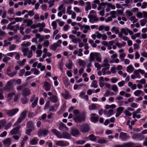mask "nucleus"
<instances>
[{"instance_id": "obj_27", "label": "nucleus", "mask_w": 147, "mask_h": 147, "mask_svg": "<svg viewBox=\"0 0 147 147\" xmlns=\"http://www.w3.org/2000/svg\"><path fill=\"white\" fill-rule=\"evenodd\" d=\"M59 129L61 130L66 131L68 130L67 127L63 123H61L59 125Z\"/></svg>"}, {"instance_id": "obj_49", "label": "nucleus", "mask_w": 147, "mask_h": 147, "mask_svg": "<svg viewBox=\"0 0 147 147\" xmlns=\"http://www.w3.org/2000/svg\"><path fill=\"white\" fill-rule=\"evenodd\" d=\"M126 54L125 53H121L119 55V58L122 61H123L124 58L126 56Z\"/></svg>"}, {"instance_id": "obj_19", "label": "nucleus", "mask_w": 147, "mask_h": 147, "mask_svg": "<svg viewBox=\"0 0 147 147\" xmlns=\"http://www.w3.org/2000/svg\"><path fill=\"white\" fill-rule=\"evenodd\" d=\"M3 142L4 146H9L11 143V140L9 138H6L3 141Z\"/></svg>"}, {"instance_id": "obj_3", "label": "nucleus", "mask_w": 147, "mask_h": 147, "mask_svg": "<svg viewBox=\"0 0 147 147\" xmlns=\"http://www.w3.org/2000/svg\"><path fill=\"white\" fill-rule=\"evenodd\" d=\"M27 112V111L24 110L21 113L17 121L15 123V125H17L18 124L20 123L25 119L26 117Z\"/></svg>"}, {"instance_id": "obj_42", "label": "nucleus", "mask_w": 147, "mask_h": 147, "mask_svg": "<svg viewBox=\"0 0 147 147\" xmlns=\"http://www.w3.org/2000/svg\"><path fill=\"white\" fill-rule=\"evenodd\" d=\"M17 73V71H14L11 72H10L9 73H7V75L9 77H12L15 76Z\"/></svg>"}, {"instance_id": "obj_64", "label": "nucleus", "mask_w": 147, "mask_h": 147, "mask_svg": "<svg viewBox=\"0 0 147 147\" xmlns=\"http://www.w3.org/2000/svg\"><path fill=\"white\" fill-rule=\"evenodd\" d=\"M147 22V20L145 19H143L140 20V24L142 26H143L145 25Z\"/></svg>"}, {"instance_id": "obj_41", "label": "nucleus", "mask_w": 147, "mask_h": 147, "mask_svg": "<svg viewBox=\"0 0 147 147\" xmlns=\"http://www.w3.org/2000/svg\"><path fill=\"white\" fill-rule=\"evenodd\" d=\"M58 46V44L57 43H55L52 45L50 49L53 51H55L57 47Z\"/></svg>"}, {"instance_id": "obj_13", "label": "nucleus", "mask_w": 147, "mask_h": 147, "mask_svg": "<svg viewBox=\"0 0 147 147\" xmlns=\"http://www.w3.org/2000/svg\"><path fill=\"white\" fill-rule=\"evenodd\" d=\"M99 118V116L96 115L95 114L92 113L91 115L90 120L94 123H96L98 120Z\"/></svg>"}, {"instance_id": "obj_46", "label": "nucleus", "mask_w": 147, "mask_h": 147, "mask_svg": "<svg viewBox=\"0 0 147 147\" xmlns=\"http://www.w3.org/2000/svg\"><path fill=\"white\" fill-rule=\"evenodd\" d=\"M31 70L34 71V74L35 75H38L40 73V71L36 68L32 69Z\"/></svg>"}, {"instance_id": "obj_33", "label": "nucleus", "mask_w": 147, "mask_h": 147, "mask_svg": "<svg viewBox=\"0 0 147 147\" xmlns=\"http://www.w3.org/2000/svg\"><path fill=\"white\" fill-rule=\"evenodd\" d=\"M86 5L85 7V10L86 11L90 10L91 8L90 3V2L88 1L86 2Z\"/></svg>"}, {"instance_id": "obj_21", "label": "nucleus", "mask_w": 147, "mask_h": 147, "mask_svg": "<svg viewBox=\"0 0 147 147\" xmlns=\"http://www.w3.org/2000/svg\"><path fill=\"white\" fill-rule=\"evenodd\" d=\"M20 127V126H17L11 130L10 132V134L11 135H13L17 134Z\"/></svg>"}, {"instance_id": "obj_10", "label": "nucleus", "mask_w": 147, "mask_h": 147, "mask_svg": "<svg viewBox=\"0 0 147 147\" xmlns=\"http://www.w3.org/2000/svg\"><path fill=\"white\" fill-rule=\"evenodd\" d=\"M119 138L122 140L125 141L129 138V137L127 133L121 132L120 133Z\"/></svg>"}, {"instance_id": "obj_32", "label": "nucleus", "mask_w": 147, "mask_h": 147, "mask_svg": "<svg viewBox=\"0 0 147 147\" xmlns=\"http://www.w3.org/2000/svg\"><path fill=\"white\" fill-rule=\"evenodd\" d=\"M134 68L131 65H130L127 67V71L129 73H132Z\"/></svg>"}, {"instance_id": "obj_59", "label": "nucleus", "mask_w": 147, "mask_h": 147, "mask_svg": "<svg viewBox=\"0 0 147 147\" xmlns=\"http://www.w3.org/2000/svg\"><path fill=\"white\" fill-rule=\"evenodd\" d=\"M51 25L53 26V30H55L57 28V24L56 21H54L52 22L51 24Z\"/></svg>"}, {"instance_id": "obj_30", "label": "nucleus", "mask_w": 147, "mask_h": 147, "mask_svg": "<svg viewBox=\"0 0 147 147\" xmlns=\"http://www.w3.org/2000/svg\"><path fill=\"white\" fill-rule=\"evenodd\" d=\"M38 141V139L37 137H34L30 141V144L32 145L36 144Z\"/></svg>"}, {"instance_id": "obj_8", "label": "nucleus", "mask_w": 147, "mask_h": 147, "mask_svg": "<svg viewBox=\"0 0 147 147\" xmlns=\"http://www.w3.org/2000/svg\"><path fill=\"white\" fill-rule=\"evenodd\" d=\"M97 53L94 54L93 53H91L90 54L89 61L90 63L87 65L88 68H89L92 66V62L94 61V57L96 55Z\"/></svg>"}, {"instance_id": "obj_51", "label": "nucleus", "mask_w": 147, "mask_h": 147, "mask_svg": "<svg viewBox=\"0 0 147 147\" xmlns=\"http://www.w3.org/2000/svg\"><path fill=\"white\" fill-rule=\"evenodd\" d=\"M110 14L111 15V17L113 18H116V15L117 14V12L115 11H112L110 12Z\"/></svg>"}, {"instance_id": "obj_25", "label": "nucleus", "mask_w": 147, "mask_h": 147, "mask_svg": "<svg viewBox=\"0 0 147 147\" xmlns=\"http://www.w3.org/2000/svg\"><path fill=\"white\" fill-rule=\"evenodd\" d=\"M83 32L84 33H86L88 32V30H90V27L88 25H82V28L81 29H83Z\"/></svg>"}, {"instance_id": "obj_16", "label": "nucleus", "mask_w": 147, "mask_h": 147, "mask_svg": "<svg viewBox=\"0 0 147 147\" xmlns=\"http://www.w3.org/2000/svg\"><path fill=\"white\" fill-rule=\"evenodd\" d=\"M43 87L46 91H49L50 90L51 85L48 82L45 81L44 83Z\"/></svg>"}, {"instance_id": "obj_20", "label": "nucleus", "mask_w": 147, "mask_h": 147, "mask_svg": "<svg viewBox=\"0 0 147 147\" xmlns=\"http://www.w3.org/2000/svg\"><path fill=\"white\" fill-rule=\"evenodd\" d=\"M134 144L131 142H128L127 143H125L121 145H117L115 146V147H131L133 146Z\"/></svg>"}, {"instance_id": "obj_60", "label": "nucleus", "mask_w": 147, "mask_h": 147, "mask_svg": "<svg viewBox=\"0 0 147 147\" xmlns=\"http://www.w3.org/2000/svg\"><path fill=\"white\" fill-rule=\"evenodd\" d=\"M102 66V67H105V68H106V69H109L110 68V64L108 63L103 64Z\"/></svg>"}, {"instance_id": "obj_5", "label": "nucleus", "mask_w": 147, "mask_h": 147, "mask_svg": "<svg viewBox=\"0 0 147 147\" xmlns=\"http://www.w3.org/2000/svg\"><path fill=\"white\" fill-rule=\"evenodd\" d=\"M16 82V80L13 79L8 81L5 87V90H9L12 88L13 87V83Z\"/></svg>"}, {"instance_id": "obj_61", "label": "nucleus", "mask_w": 147, "mask_h": 147, "mask_svg": "<svg viewBox=\"0 0 147 147\" xmlns=\"http://www.w3.org/2000/svg\"><path fill=\"white\" fill-rule=\"evenodd\" d=\"M36 52L37 54V57H39L41 55L42 52L41 50H37L36 51Z\"/></svg>"}, {"instance_id": "obj_23", "label": "nucleus", "mask_w": 147, "mask_h": 147, "mask_svg": "<svg viewBox=\"0 0 147 147\" xmlns=\"http://www.w3.org/2000/svg\"><path fill=\"white\" fill-rule=\"evenodd\" d=\"M80 132L79 130L76 128H74L71 129V134L74 136H75L79 134Z\"/></svg>"}, {"instance_id": "obj_50", "label": "nucleus", "mask_w": 147, "mask_h": 147, "mask_svg": "<svg viewBox=\"0 0 147 147\" xmlns=\"http://www.w3.org/2000/svg\"><path fill=\"white\" fill-rule=\"evenodd\" d=\"M21 102L22 104H25L28 102V99L26 96L22 97L21 98Z\"/></svg>"}, {"instance_id": "obj_18", "label": "nucleus", "mask_w": 147, "mask_h": 147, "mask_svg": "<svg viewBox=\"0 0 147 147\" xmlns=\"http://www.w3.org/2000/svg\"><path fill=\"white\" fill-rule=\"evenodd\" d=\"M124 108L123 107H119L117 109V113L115 115L116 117H119L122 113L124 110Z\"/></svg>"}, {"instance_id": "obj_44", "label": "nucleus", "mask_w": 147, "mask_h": 147, "mask_svg": "<svg viewBox=\"0 0 147 147\" xmlns=\"http://www.w3.org/2000/svg\"><path fill=\"white\" fill-rule=\"evenodd\" d=\"M111 31L112 32H115V33L116 34L119 33V30L115 26H113L112 27L111 29Z\"/></svg>"}, {"instance_id": "obj_34", "label": "nucleus", "mask_w": 147, "mask_h": 147, "mask_svg": "<svg viewBox=\"0 0 147 147\" xmlns=\"http://www.w3.org/2000/svg\"><path fill=\"white\" fill-rule=\"evenodd\" d=\"M31 45V43L30 42H28L26 43L24 42L21 44L22 48H25Z\"/></svg>"}, {"instance_id": "obj_4", "label": "nucleus", "mask_w": 147, "mask_h": 147, "mask_svg": "<svg viewBox=\"0 0 147 147\" xmlns=\"http://www.w3.org/2000/svg\"><path fill=\"white\" fill-rule=\"evenodd\" d=\"M79 129L82 133H84L89 131L90 127L88 124L85 123L80 125Z\"/></svg>"}, {"instance_id": "obj_9", "label": "nucleus", "mask_w": 147, "mask_h": 147, "mask_svg": "<svg viewBox=\"0 0 147 147\" xmlns=\"http://www.w3.org/2000/svg\"><path fill=\"white\" fill-rule=\"evenodd\" d=\"M88 17L89 19V22L91 23H93L98 21V18L94 15H91L90 14H89Z\"/></svg>"}, {"instance_id": "obj_15", "label": "nucleus", "mask_w": 147, "mask_h": 147, "mask_svg": "<svg viewBox=\"0 0 147 147\" xmlns=\"http://www.w3.org/2000/svg\"><path fill=\"white\" fill-rule=\"evenodd\" d=\"M50 101L53 103L57 102L58 100L57 96L55 95H53L49 98Z\"/></svg>"}, {"instance_id": "obj_29", "label": "nucleus", "mask_w": 147, "mask_h": 147, "mask_svg": "<svg viewBox=\"0 0 147 147\" xmlns=\"http://www.w3.org/2000/svg\"><path fill=\"white\" fill-rule=\"evenodd\" d=\"M15 94L16 93L14 92H13L8 94L7 95V100L9 101L11 100L12 99L13 96L15 95Z\"/></svg>"}, {"instance_id": "obj_26", "label": "nucleus", "mask_w": 147, "mask_h": 147, "mask_svg": "<svg viewBox=\"0 0 147 147\" xmlns=\"http://www.w3.org/2000/svg\"><path fill=\"white\" fill-rule=\"evenodd\" d=\"M73 63L71 60H69L68 63H67L65 64V66L66 68L69 69H71L72 67Z\"/></svg>"}, {"instance_id": "obj_43", "label": "nucleus", "mask_w": 147, "mask_h": 147, "mask_svg": "<svg viewBox=\"0 0 147 147\" xmlns=\"http://www.w3.org/2000/svg\"><path fill=\"white\" fill-rule=\"evenodd\" d=\"M97 104H92L91 105L89 106V109L90 110H94L96 108Z\"/></svg>"}, {"instance_id": "obj_47", "label": "nucleus", "mask_w": 147, "mask_h": 147, "mask_svg": "<svg viewBox=\"0 0 147 147\" xmlns=\"http://www.w3.org/2000/svg\"><path fill=\"white\" fill-rule=\"evenodd\" d=\"M38 98V97H36V98L34 100L32 103V108H34L35 106L37 105Z\"/></svg>"}, {"instance_id": "obj_56", "label": "nucleus", "mask_w": 147, "mask_h": 147, "mask_svg": "<svg viewBox=\"0 0 147 147\" xmlns=\"http://www.w3.org/2000/svg\"><path fill=\"white\" fill-rule=\"evenodd\" d=\"M28 13L30 17H32L34 15V9H33L31 11H28Z\"/></svg>"}, {"instance_id": "obj_1", "label": "nucleus", "mask_w": 147, "mask_h": 147, "mask_svg": "<svg viewBox=\"0 0 147 147\" xmlns=\"http://www.w3.org/2000/svg\"><path fill=\"white\" fill-rule=\"evenodd\" d=\"M74 116L73 119L75 122L80 123L84 121L86 119V114L84 113L80 114V111L78 109H75L73 111Z\"/></svg>"}, {"instance_id": "obj_22", "label": "nucleus", "mask_w": 147, "mask_h": 147, "mask_svg": "<svg viewBox=\"0 0 147 147\" xmlns=\"http://www.w3.org/2000/svg\"><path fill=\"white\" fill-rule=\"evenodd\" d=\"M62 96L65 99H68L71 98V97L69 95V92L67 91H65L64 93L61 94Z\"/></svg>"}, {"instance_id": "obj_35", "label": "nucleus", "mask_w": 147, "mask_h": 147, "mask_svg": "<svg viewBox=\"0 0 147 147\" xmlns=\"http://www.w3.org/2000/svg\"><path fill=\"white\" fill-rule=\"evenodd\" d=\"M143 93L142 91L140 90H138L135 91L134 92V94L136 96H138L141 94H143Z\"/></svg>"}, {"instance_id": "obj_38", "label": "nucleus", "mask_w": 147, "mask_h": 147, "mask_svg": "<svg viewBox=\"0 0 147 147\" xmlns=\"http://www.w3.org/2000/svg\"><path fill=\"white\" fill-rule=\"evenodd\" d=\"M90 86L91 87H93L94 88H96L98 86L97 82L96 80H93L91 83L90 85Z\"/></svg>"}, {"instance_id": "obj_63", "label": "nucleus", "mask_w": 147, "mask_h": 147, "mask_svg": "<svg viewBox=\"0 0 147 147\" xmlns=\"http://www.w3.org/2000/svg\"><path fill=\"white\" fill-rule=\"evenodd\" d=\"M129 20L134 23H136L137 21V20L135 18L134 16H132L129 18Z\"/></svg>"}, {"instance_id": "obj_62", "label": "nucleus", "mask_w": 147, "mask_h": 147, "mask_svg": "<svg viewBox=\"0 0 147 147\" xmlns=\"http://www.w3.org/2000/svg\"><path fill=\"white\" fill-rule=\"evenodd\" d=\"M94 65L97 68V70H99L101 68L102 65L99 64L98 63H95Z\"/></svg>"}, {"instance_id": "obj_45", "label": "nucleus", "mask_w": 147, "mask_h": 147, "mask_svg": "<svg viewBox=\"0 0 147 147\" xmlns=\"http://www.w3.org/2000/svg\"><path fill=\"white\" fill-rule=\"evenodd\" d=\"M66 108V106L65 104L64 103L62 106L61 107L60 110H59V112L60 113H62L63 111H64L65 109Z\"/></svg>"}, {"instance_id": "obj_37", "label": "nucleus", "mask_w": 147, "mask_h": 147, "mask_svg": "<svg viewBox=\"0 0 147 147\" xmlns=\"http://www.w3.org/2000/svg\"><path fill=\"white\" fill-rule=\"evenodd\" d=\"M26 62V60L25 59H24L22 61H20L17 62V63L19 65L21 66H23L25 64V63Z\"/></svg>"}, {"instance_id": "obj_28", "label": "nucleus", "mask_w": 147, "mask_h": 147, "mask_svg": "<svg viewBox=\"0 0 147 147\" xmlns=\"http://www.w3.org/2000/svg\"><path fill=\"white\" fill-rule=\"evenodd\" d=\"M63 81L64 85L67 86H68L69 84V82L68 79L66 76L64 77L63 78Z\"/></svg>"}, {"instance_id": "obj_7", "label": "nucleus", "mask_w": 147, "mask_h": 147, "mask_svg": "<svg viewBox=\"0 0 147 147\" xmlns=\"http://www.w3.org/2000/svg\"><path fill=\"white\" fill-rule=\"evenodd\" d=\"M55 144L57 146L63 147L68 146L69 144V142L67 141L60 140L56 141Z\"/></svg>"}, {"instance_id": "obj_57", "label": "nucleus", "mask_w": 147, "mask_h": 147, "mask_svg": "<svg viewBox=\"0 0 147 147\" xmlns=\"http://www.w3.org/2000/svg\"><path fill=\"white\" fill-rule=\"evenodd\" d=\"M113 110L110 109H109L108 111V113L107 114V116L108 117H109L113 115Z\"/></svg>"}, {"instance_id": "obj_11", "label": "nucleus", "mask_w": 147, "mask_h": 147, "mask_svg": "<svg viewBox=\"0 0 147 147\" xmlns=\"http://www.w3.org/2000/svg\"><path fill=\"white\" fill-rule=\"evenodd\" d=\"M133 139L138 140H141L144 139L143 136L140 134H134L132 136Z\"/></svg>"}, {"instance_id": "obj_52", "label": "nucleus", "mask_w": 147, "mask_h": 147, "mask_svg": "<svg viewBox=\"0 0 147 147\" xmlns=\"http://www.w3.org/2000/svg\"><path fill=\"white\" fill-rule=\"evenodd\" d=\"M139 73V72L138 69L135 70L134 72V74L135 75V76L137 78H141V76Z\"/></svg>"}, {"instance_id": "obj_58", "label": "nucleus", "mask_w": 147, "mask_h": 147, "mask_svg": "<svg viewBox=\"0 0 147 147\" xmlns=\"http://www.w3.org/2000/svg\"><path fill=\"white\" fill-rule=\"evenodd\" d=\"M12 124L11 123H8L5 126L4 129L7 130L11 126Z\"/></svg>"}, {"instance_id": "obj_14", "label": "nucleus", "mask_w": 147, "mask_h": 147, "mask_svg": "<svg viewBox=\"0 0 147 147\" xmlns=\"http://www.w3.org/2000/svg\"><path fill=\"white\" fill-rule=\"evenodd\" d=\"M22 95L26 96L30 95L31 94V92L30 89L28 88H26L22 91Z\"/></svg>"}, {"instance_id": "obj_39", "label": "nucleus", "mask_w": 147, "mask_h": 147, "mask_svg": "<svg viewBox=\"0 0 147 147\" xmlns=\"http://www.w3.org/2000/svg\"><path fill=\"white\" fill-rule=\"evenodd\" d=\"M22 52H23V55L24 56H26L27 55L28 52L29 51L28 48H22Z\"/></svg>"}, {"instance_id": "obj_17", "label": "nucleus", "mask_w": 147, "mask_h": 147, "mask_svg": "<svg viewBox=\"0 0 147 147\" xmlns=\"http://www.w3.org/2000/svg\"><path fill=\"white\" fill-rule=\"evenodd\" d=\"M57 9L59 11H61L63 14H65V6L64 4L61 5Z\"/></svg>"}, {"instance_id": "obj_12", "label": "nucleus", "mask_w": 147, "mask_h": 147, "mask_svg": "<svg viewBox=\"0 0 147 147\" xmlns=\"http://www.w3.org/2000/svg\"><path fill=\"white\" fill-rule=\"evenodd\" d=\"M48 131L46 129H40L38 131V135L40 137L42 136H46L48 134Z\"/></svg>"}, {"instance_id": "obj_2", "label": "nucleus", "mask_w": 147, "mask_h": 147, "mask_svg": "<svg viewBox=\"0 0 147 147\" xmlns=\"http://www.w3.org/2000/svg\"><path fill=\"white\" fill-rule=\"evenodd\" d=\"M52 132L59 138L69 139L70 138L69 134L66 132H63L61 134L56 129H51Z\"/></svg>"}, {"instance_id": "obj_31", "label": "nucleus", "mask_w": 147, "mask_h": 147, "mask_svg": "<svg viewBox=\"0 0 147 147\" xmlns=\"http://www.w3.org/2000/svg\"><path fill=\"white\" fill-rule=\"evenodd\" d=\"M97 142L100 144H104L107 143V142L104 138H100L99 137L97 139Z\"/></svg>"}, {"instance_id": "obj_54", "label": "nucleus", "mask_w": 147, "mask_h": 147, "mask_svg": "<svg viewBox=\"0 0 147 147\" xmlns=\"http://www.w3.org/2000/svg\"><path fill=\"white\" fill-rule=\"evenodd\" d=\"M71 6L68 7L67 9V13H68L69 15H70L73 12L71 10Z\"/></svg>"}, {"instance_id": "obj_40", "label": "nucleus", "mask_w": 147, "mask_h": 147, "mask_svg": "<svg viewBox=\"0 0 147 147\" xmlns=\"http://www.w3.org/2000/svg\"><path fill=\"white\" fill-rule=\"evenodd\" d=\"M128 29L127 28H122L121 29V32L125 35H127L128 34Z\"/></svg>"}, {"instance_id": "obj_55", "label": "nucleus", "mask_w": 147, "mask_h": 147, "mask_svg": "<svg viewBox=\"0 0 147 147\" xmlns=\"http://www.w3.org/2000/svg\"><path fill=\"white\" fill-rule=\"evenodd\" d=\"M25 72V70L24 69H23L19 71L18 74L19 76H23L24 73Z\"/></svg>"}, {"instance_id": "obj_36", "label": "nucleus", "mask_w": 147, "mask_h": 147, "mask_svg": "<svg viewBox=\"0 0 147 147\" xmlns=\"http://www.w3.org/2000/svg\"><path fill=\"white\" fill-rule=\"evenodd\" d=\"M92 53H93L94 54L97 53V54L94 57V60L95 59V58L96 59V60L99 62H101V58L99 56L100 55V53H94V52H92Z\"/></svg>"}, {"instance_id": "obj_53", "label": "nucleus", "mask_w": 147, "mask_h": 147, "mask_svg": "<svg viewBox=\"0 0 147 147\" xmlns=\"http://www.w3.org/2000/svg\"><path fill=\"white\" fill-rule=\"evenodd\" d=\"M112 90L115 92H117L118 91V88L116 85L114 84L112 86Z\"/></svg>"}, {"instance_id": "obj_24", "label": "nucleus", "mask_w": 147, "mask_h": 147, "mask_svg": "<svg viewBox=\"0 0 147 147\" xmlns=\"http://www.w3.org/2000/svg\"><path fill=\"white\" fill-rule=\"evenodd\" d=\"M98 138L99 137L95 136L93 134L89 135L88 137V138L90 140L94 142H96Z\"/></svg>"}, {"instance_id": "obj_48", "label": "nucleus", "mask_w": 147, "mask_h": 147, "mask_svg": "<svg viewBox=\"0 0 147 147\" xmlns=\"http://www.w3.org/2000/svg\"><path fill=\"white\" fill-rule=\"evenodd\" d=\"M6 122L5 120H1L0 121V130L5 125Z\"/></svg>"}, {"instance_id": "obj_6", "label": "nucleus", "mask_w": 147, "mask_h": 147, "mask_svg": "<svg viewBox=\"0 0 147 147\" xmlns=\"http://www.w3.org/2000/svg\"><path fill=\"white\" fill-rule=\"evenodd\" d=\"M19 109L18 108L14 109L9 110H5V112L7 115L12 116L16 114L19 111Z\"/></svg>"}]
</instances>
